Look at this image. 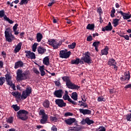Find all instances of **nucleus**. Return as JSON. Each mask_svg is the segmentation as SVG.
Instances as JSON below:
<instances>
[{"instance_id": "obj_1", "label": "nucleus", "mask_w": 131, "mask_h": 131, "mask_svg": "<svg viewBox=\"0 0 131 131\" xmlns=\"http://www.w3.org/2000/svg\"><path fill=\"white\" fill-rule=\"evenodd\" d=\"M62 79L63 81L66 82V85L68 89H70L71 90H77V91L80 89V86H78L71 82L68 76H63L62 77Z\"/></svg>"}, {"instance_id": "obj_2", "label": "nucleus", "mask_w": 131, "mask_h": 131, "mask_svg": "<svg viewBox=\"0 0 131 131\" xmlns=\"http://www.w3.org/2000/svg\"><path fill=\"white\" fill-rule=\"evenodd\" d=\"M29 113L25 110H20L17 113L18 119H20L24 121H26L28 119V114Z\"/></svg>"}, {"instance_id": "obj_3", "label": "nucleus", "mask_w": 131, "mask_h": 131, "mask_svg": "<svg viewBox=\"0 0 131 131\" xmlns=\"http://www.w3.org/2000/svg\"><path fill=\"white\" fill-rule=\"evenodd\" d=\"M22 70L18 69L16 73L17 80H25L27 79V75H28V72H25L22 73Z\"/></svg>"}, {"instance_id": "obj_4", "label": "nucleus", "mask_w": 131, "mask_h": 131, "mask_svg": "<svg viewBox=\"0 0 131 131\" xmlns=\"http://www.w3.org/2000/svg\"><path fill=\"white\" fill-rule=\"evenodd\" d=\"M10 31L11 29L9 28H7L5 31V39L8 42H12L15 39V36L12 34L11 33H10Z\"/></svg>"}, {"instance_id": "obj_5", "label": "nucleus", "mask_w": 131, "mask_h": 131, "mask_svg": "<svg viewBox=\"0 0 131 131\" xmlns=\"http://www.w3.org/2000/svg\"><path fill=\"white\" fill-rule=\"evenodd\" d=\"M48 43L53 47V50H57L61 47L62 41L58 42L55 39H50L48 40Z\"/></svg>"}, {"instance_id": "obj_6", "label": "nucleus", "mask_w": 131, "mask_h": 131, "mask_svg": "<svg viewBox=\"0 0 131 131\" xmlns=\"http://www.w3.org/2000/svg\"><path fill=\"white\" fill-rule=\"evenodd\" d=\"M31 93H32V88H31L30 86H27L26 90L22 92L21 100H25V99H27V97H29Z\"/></svg>"}, {"instance_id": "obj_7", "label": "nucleus", "mask_w": 131, "mask_h": 131, "mask_svg": "<svg viewBox=\"0 0 131 131\" xmlns=\"http://www.w3.org/2000/svg\"><path fill=\"white\" fill-rule=\"evenodd\" d=\"M90 55V54L89 52L84 53V56L82 57V60L84 61V63H87V64H92L93 63L92 57H91Z\"/></svg>"}, {"instance_id": "obj_8", "label": "nucleus", "mask_w": 131, "mask_h": 131, "mask_svg": "<svg viewBox=\"0 0 131 131\" xmlns=\"http://www.w3.org/2000/svg\"><path fill=\"white\" fill-rule=\"evenodd\" d=\"M71 55V51L66 52L65 50H61L59 52L60 58H62V59H67L70 57Z\"/></svg>"}, {"instance_id": "obj_9", "label": "nucleus", "mask_w": 131, "mask_h": 131, "mask_svg": "<svg viewBox=\"0 0 131 131\" xmlns=\"http://www.w3.org/2000/svg\"><path fill=\"white\" fill-rule=\"evenodd\" d=\"M55 104L60 108H62L63 107H66V103L64 102V100H63V99H57L55 100Z\"/></svg>"}, {"instance_id": "obj_10", "label": "nucleus", "mask_w": 131, "mask_h": 131, "mask_svg": "<svg viewBox=\"0 0 131 131\" xmlns=\"http://www.w3.org/2000/svg\"><path fill=\"white\" fill-rule=\"evenodd\" d=\"M26 56L28 58V59H31V60H34L36 59L35 54L33 52H31V51H26Z\"/></svg>"}, {"instance_id": "obj_11", "label": "nucleus", "mask_w": 131, "mask_h": 131, "mask_svg": "<svg viewBox=\"0 0 131 131\" xmlns=\"http://www.w3.org/2000/svg\"><path fill=\"white\" fill-rule=\"evenodd\" d=\"M118 14H120L121 16H123L124 20H127L131 18V14H129V12L127 13L122 12V11H118Z\"/></svg>"}, {"instance_id": "obj_12", "label": "nucleus", "mask_w": 131, "mask_h": 131, "mask_svg": "<svg viewBox=\"0 0 131 131\" xmlns=\"http://www.w3.org/2000/svg\"><path fill=\"white\" fill-rule=\"evenodd\" d=\"M79 111L83 115H91L92 114V111L91 110L79 108Z\"/></svg>"}, {"instance_id": "obj_13", "label": "nucleus", "mask_w": 131, "mask_h": 131, "mask_svg": "<svg viewBox=\"0 0 131 131\" xmlns=\"http://www.w3.org/2000/svg\"><path fill=\"white\" fill-rule=\"evenodd\" d=\"M64 93L63 90L59 89L58 90H56L54 92V96L56 97V98H62V95Z\"/></svg>"}, {"instance_id": "obj_14", "label": "nucleus", "mask_w": 131, "mask_h": 131, "mask_svg": "<svg viewBox=\"0 0 131 131\" xmlns=\"http://www.w3.org/2000/svg\"><path fill=\"white\" fill-rule=\"evenodd\" d=\"M124 74V76L120 77V80H121V81H125V80H129V79H130L129 71L128 72V73H125Z\"/></svg>"}, {"instance_id": "obj_15", "label": "nucleus", "mask_w": 131, "mask_h": 131, "mask_svg": "<svg viewBox=\"0 0 131 131\" xmlns=\"http://www.w3.org/2000/svg\"><path fill=\"white\" fill-rule=\"evenodd\" d=\"M76 120V119H75V118H70L69 119L65 120L64 122H66V124H68V125H71L72 123H74V122H75Z\"/></svg>"}, {"instance_id": "obj_16", "label": "nucleus", "mask_w": 131, "mask_h": 131, "mask_svg": "<svg viewBox=\"0 0 131 131\" xmlns=\"http://www.w3.org/2000/svg\"><path fill=\"white\" fill-rule=\"evenodd\" d=\"M23 66H24V63H23V61L19 60L15 62L14 68L15 69H17V68H19V67H23Z\"/></svg>"}, {"instance_id": "obj_17", "label": "nucleus", "mask_w": 131, "mask_h": 131, "mask_svg": "<svg viewBox=\"0 0 131 131\" xmlns=\"http://www.w3.org/2000/svg\"><path fill=\"white\" fill-rule=\"evenodd\" d=\"M12 95L17 99H22V95L21 96V94L18 91L12 92Z\"/></svg>"}, {"instance_id": "obj_18", "label": "nucleus", "mask_w": 131, "mask_h": 131, "mask_svg": "<svg viewBox=\"0 0 131 131\" xmlns=\"http://www.w3.org/2000/svg\"><path fill=\"white\" fill-rule=\"evenodd\" d=\"M108 51H109V47H108V46H105V48L101 51L102 55H104L105 56H107L109 53Z\"/></svg>"}, {"instance_id": "obj_19", "label": "nucleus", "mask_w": 131, "mask_h": 131, "mask_svg": "<svg viewBox=\"0 0 131 131\" xmlns=\"http://www.w3.org/2000/svg\"><path fill=\"white\" fill-rule=\"evenodd\" d=\"M108 65L110 66H113L114 65H117V63L116 62V60H115V59L112 58L111 59H108Z\"/></svg>"}, {"instance_id": "obj_20", "label": "nucleus", "mask_w": 131, "mask_h": 131, "mask_svg": "<svg viewBox=\"0 0 131 131\" xmlns=\"http://www.w3.org/2000/svg\"><path fill=\"white\" fill-rule=\"evenodd\" d=\"M22 47V42H20L18 43L14 49V53H17L20 52V50H21V48Z\"/></svg>"}, {"instance_id": "obj_21", "label": "nucleus", "mask_w": 131, "mask_h": 131, "mask_svg": "<svg viewBox=\"0 0 131 131\" xmlns=\"http://www.w3.org/2000/svg\"><path fill=\"white\" fill-rule=\"evenodd\" d=\"M37 51L39 54H41V55H42V54H45V53L47 52V49H45L42 47L40 46L38 47Z\"/></svg>"}, {"instance_id": "obj_22", "label": "nucleus", "mask_w": 131, "mask_h": 131, "mask_svg": "<svg viewBox=\"0 0 131 131\" xmlns=\"http://www.w3.org/2000/svg\"><path fill=\"white\" fill-rule=\"evenodd\" d=\"M50 101L48 99H45L42 103L43 107H44V108H49L50 107Z\"/></svg>"}, {"instance_id": "obj_23", "label": "nucleus", "mask_w": 131, "mask_h": 131, "mask_svg": "<svg viewBox=\"0 0 131 131\" xmlns=\"http://www.w3.org/2000/svg\"><path fill=\"white\" fill-rule=\"evenodd\" d=\"M42 119L40 120V123L42 124H45L47 121H48V115H45V116H42Z\"/></svg>"}, {"instance_id": "obj_24", "label": "nucleus", "mask_w": 131, "mask_h": 131, "mask_svg": "<svg viewBox=\"0 0 131 131\" xmlns=\"http://www.w3.org/2000/svg\"><path fill=\"white\" fill-rule=\"evenodd\" d=\"M39 69L40 72L41 76H45L46 75V72L44 71L45 66H40Z\"/></svg>"}, {"instance_id": "obj_25", "label": "nucleus", "mask_w": 131, "mask_h": 131, "mask_svg": "<svg viewBox=\"0 0 131 131\" xmlns=\"http://www.w3.org/2000/svg\"><path fill=\"white\" fill-rule=\"evenodd\" d=\"M43 36L41 33H38L36 35V39L38 42H40L41 41V39H42Z\"/></svg>"}, {"instance_id": "obj_26", "label": "nucleus", "mask_w": 131, "mask_h": 131, "mask_svg": "<svg viewBox=\"0 0 131 131\" xmlns=\"http://www.w3.org/2000/svg\"><path fill=\"white\" fill-rule=\"evenodd\" d=\"M71 98L73 100H74V101H77V99H78V95L77 94V93L73 92L72 93Z\"/></svg>"}, {"instance_id": "obj_27", "label": "nucleus", "mask_w": 131, "mask_h": 131, "mask_svg": "<svg viewBox=\"0 0 131 131\" xmlns=\"http://www.w3.org/2000/svg\"><path fill=\"white\" fill-rule=\"evenodd\" d=\"M43 63L45 64V65H50V58H49V57L46 56L45 58H44L43 60Z\"/></svg>"}, {"instance_id": "obj_28", "label": "nucleus", "mask_w": 131, "mask_h": 131, "mask_svg": "<svg viewBox=\"0 0 131 131\" xmlns=\"http://www.w3.org/2000/svg\"><path fill=\"white\" fill-rule=\"evenodd\" d=\"M86 123L88 124V125H91V124H93L95 123V122L93 120L90 119V118L86 117L85 118Z\"/></svg>"}, {"instance_id": "obj_29", "label": "nucleus", "mask_w": 131, "mask_h": 131, "mask_svg": "<svg viewBox=\"0 0 131 131\" xmlns=\"http://www.w3.org/2000/svg\"><path fill=\"white\" fill-rule=\"evenodd\" d=\"M113 28L109 27L108 26H106L105 27L102 28V31L105 32V31H111Z\"/></svg>"}, {"instance_id": "obj_30", "label": "nucleus", "mask_w": 131, "mask_h": 131, "mask_svg": "<svg viewBox=\"0 0 131 131\" xmlns=\"http://www.w3.org/2000/svg\"><path fill=\"white\" fill-rule=\"evenodd\" d=\"M71 63L72 65H78L79 64V58L77 57L75 60H72Z\"/></svg>"}, {"instance_id": "obj_31", "label": "nucleus", "mask_w": 131, "mask_h": 131, "mask_svg": "<svg viewBox=\"0 0 131 131\" xmlns=\"http://www.w3.org/2000/svg\"><path fill=\"white\" fill-rule=\"evenodd\" d=\"M119 23V19L115 18L113 19L114 27H117Z\"/></svg>"}, {"instance_id": "obj_32", "label": "nucleus", "mask_w": 131, "mask_h": 131, "mask_svg": "<svg viewBox=\"0 0 131 131\" xmlns=\"http://www.w3.org/2000/svg\"><path fill=\"white\" fill-rule=\"evenodd\" d=\"M4 19L6 21H8L9 24H13L14 23V21H13L12 19H10L9 17H7V15H5Z\"/></svg>"}, {"instance_id": "obj_33", "label": "nucleus", "mask_w": 131, "mask_h": 131, "mask_svg": "<svg viewBox=\"0 0 131 131\" xmlns=\"http://www.w3.org/2000/svg\"><path fill=\"white\" fill-rule=\"evenodd\" d=\"M95 28V25L94 24H89L86 27V29H89V30H93Z\"/></svg>"}, {"instance_id": "obj_34", "label": "nucleus", "mask_w": 131, "mask_h": 131, "mask_svg": "<svg viewBox=\"0 0 131 131\" xmlns=\"http://www.w3.org/2000/svg\"><path fill=\"white\" fill-rule=\"evenodd\" d=\"M11 108H13L14 110L16 112L20 110V106H18L17 104H13L11 106Z\"/></svg>"}, {"instance_id": "obj_35", "label": "nucleus", "mask_w": 131, "mask_h": 131, "mask_svg": "<svg viewBox=\"0 0 131 131\" xmlns=\"http://www.w3.org/2000/svg\"><path fill=\"white\" fill-rule=\"evenodd\" d=\"M6 82V78L5 77H0V85H3Z\"/></svg>"}, {"instance_id": "obj_36", "label": "nucleus", "mask_w": 131, "mask_h": 131, "mask_svg": "<svg viewBox=\"0 0 131 131\" xmlns=\"http://www.w3.org/2000/svg\"><path fill=\"white\" fill-rule=\"evenodd\" d=\"M96 131H106V128L103 126H99L96 129Z\"/></svg>"}, {"instance_id": "obj_37", "label": "nucleus", "mask_w": 131, "mask_h": 131, "mask_svg": "<svg viewBox=\"0 0 131 131\" xmlns=\"http://www.w3.org/2000/svg\"><path fill=\"white\" fill-rule=\"evenodd\" d=\"M75 47H76V43L74 42L71 45H68L69 49H75Z\"/></svg>"}, {"instance_id": "obj_38", "label": "nucleus", "mask_w": 131, "mask_h": 131, "mask_svg": "<svg viewBox=\"0 0 131 131\" xmlns=\"http://www.w3.org/2000/svg\"><path fill=\"white\" fill-rule=\"evenodd\" d=\"M37 46H38V43L36 42L34 43L32 46L33 52H35L36 51V49H37Z\"/></svg>"}, {"instance_id": "obj_39", "label": "nucleus", "mask_w": 131, "mask_h": 131, "mask_svg": "<svg viewBox=\"0 0 131 131\" xmlns=\"http://www.w3.org/2000/svg\"><path fill=\"white\" fill-rule=\"evenodd\" d=\"M100 44H101V42L100 41H96L93 42V46L94 47V48L99 47Z\"/></svg>"}, {"instance_id": "obj_40", "label": "nucleus", "mask_w": 131, "mask_h": 131, "mask_svg": "<svg viewBox=\"0 0 131 131\" xmlns=\"http://www.w3.org/2000/svg\"><path fill=\"white\" fill-rule=\"evenodd\" d=\"M5 79L6 81H8L9 80H12V76L10 75L9 74H7L5 75Z\"/></svg>"}, {"instance_id": "obj_41", "label": "nucleus", "mask_w": 131, "mask_h": 131, "mask_svg": "<svg viewBox=\"0 0 131 131\" xmlns=\"http://www.w3.org/2000/svg\"><path fill=\"white\" fill-rule=\"evenodd\" d=\"M97 12L98 13L99 16H102V14H103V10L101 7H98L97 8Z\"/></svg>"}, {"instance_id": "obj_42", "label": "nucleus", "mask_w": 131, "mask_h": 131, "mask_svg": "<svg viewBox=\"0 0 131 131\" xmlns=\"http://www.w3.org/2000/svg\"><path fill=\"white\" fill-rule=\"evenodd\" d=\"M97 101L98 102H105L106 99L103 96H99L98 97Z\"/></svg>"}, {"instance_id": "obj_43", "label": "nucleus", "mask_w": 131, "mask_h": 131, "mask_svg": "<svg viewBox=\"0 0 131 131\" xmlns=\"http://www.w3.org/2000/svg\"><path fill=\"white\" fill-rule=\"evenodd\" d=\"M62 98L63 99V100H64V101H68V102L69 101V100H70V96H69V95H64L63 96Z\"/></svg>"}, {"instance_id": "obj_44", "label": "nucleus", "mask_w": 131, "mask_h": 131, "mask_svg": "<svg viewBox=\"0 0 131 131\" xmlns=\"http://www.w3.org/2000/svg\"><path fill=\"white\" fill-rule=\"evenodd\" d=\"M125 117L127 121H131V113L126 115Z\"/></svg>"}, {"instance_id": "obj_45", "label": "nucleus", "mask_w": 131, "mask_h": 131, "mask_svg": "<svg viewBox=\"0 0 131 131\" xmlns=\"http://www.w3.org/2000/svg\"><path fill=\"white\" fill-rule=\"evenodd\" d=\"M29 0H21L19 3V5L22 6V5H27L28 4V1Z\"/></svg>"}, {"instance_id": "obj_46", "label": "nucleus", "mask_w": 131, "mask_h": 131, "mask_svg": "<svg viewBox=\"0 0 131 131\" xmlns=\"http://www.w3.org/2000/svg\"><path fill=\"white\" fill-rule=\"evenodd\" d=\"M78 105L80 107H83V108H88L89 107L86 102H82L81 104H78Z\"/></svg>"}, {"instance_id": "obj_47", "label": "nucleus", "mask_w": 131, "mask_h": 131, "mask_svg": "<svg viewBox=\"0 0 131 131\" xmlns=\"http://www.w3.org/2000/svg\"><path fill=\"white\" fill-rule=\"evenodd\" d=\"M50 120L51 121H54V122H57V120H58V118L56 117L50 116Z\"/></svg>"}, {"instance_id": "obj_48", "label": "nucleus", "mask_w": 131, "mask_h": 131, "mask_svg": "<svg viewBox=\"0 0 131 131\" xmlns=\"http://www.w3.org/2000/svg\"><path fill=\"white\" fill-rule=\"evenodd\" d=\"M13 120H14V117H10L7 120V122L8 123H13Z\"/></svg>"}, {"instance_id": "obj_49", "label": "nucleus", "mask_w": 131, "mask_h": 131, "mask_svg": "<svg viewBox=\"0 0 131 131\" xmlns=\"http://www.w3.org/2000/svg\"><path fill=\"white\" fill-rule=\"evenodd\" d=\"M120 36H121V37H123L126 40H129V36L128 35H120Z\"/></svg>"}, {"instance_id": "obj_50", "label": "nucleus", "mask_w": 131, "mask_h": 131, "mask_svg": "<svg viewBox=\"0 0 131 131\" xmlns=\"http://www.w3.org/2000/svg\"><path fill=\"white\" fill-rule=\"evenodd\" d=\"M39 115H41L42 116H45V115H47L44 110H40L39 112Z\"/></svg>"}, {"instance_id": "obj_51", "label": "nucleus", "mask_w": 131, "mask_h": 131, "mask_svg": "<svg viewBox=\"0 0 131 131\" xmlns=\"http://www.w3.org/2000/svg\"><path fill=\"white\" fill-rule=\"evenodd\" d=\"M5 16H6V15H5V10H2L0 11V18H3V17H4V18H5Z\"/></svg>"}, {"instance_id": "obj_52", "label": "nucleus", "mask_w": 131, "mask_h": 131, "mask_svg": "<svg viewBox=\"0 0 131 131\" xmlns=\"http://www.w3.org/2000/svg\"><path fill=\"white\" fill-rule=\"evenodd\" d=\"M69 102H70V103H71L72 104H73V105H75V106H77V102L72 100V99H71V98H70V99H69Z\"/></svg>"}, {"instance_id": "obj_53", "label": "nucleus", "mask_w": 131, "mask_h": 131, "mask_svg": "<svg viewBox=\"0 0 131 131\" xmlns=\"http://www.w3.org/2000/svg\"><path fill=\"white\" fill-rule=\"evenodd\" d=\"M65 117H67V116H73V113L70 112H67L64 114Z\"/></svg>"}, {"instance_id": "obj_54", "label": "nucleus", "mask_w": 131, "mask_h": 131, "mask_svg": "<svg viewBox=\"0 0 131 131\" xmlns=\"http://www.w3.org/2000/svg\"><path fill=\"white\" fill-rule=\"evenodd\" d=\"M54 83H55V85L56 86H61V82H60L59 80L55 81H54Z\"/></svg>"}, {"instance_id": "obj_55", "label": "nucleus", "mask_w": 131, "mask_h": 131, "mask_svg": "<svg viewBox=\"0 0 131 131\" xmlns=\"http://www.w3.org/2000/svg\"><path fill=\"white\" fill-rule=\"evenodd\" d=\"M56 3V1L55 0H53L52 2L49 3L48 6V7H52Z\"/></svg>"}, {"instance_id": "obj_56", "label": "nucleus", "mask_w": 131, "mask_h": 131, "mask_svg": "<svg viewBox=\"0 0 131 131\" xmlns=\"http://www.w3.org/2000/svg\"><path fill=\"white\" fill-rule=\"evenodd\" d=\"M87 41H92L93 40V37L92 35H89L86 39Z\"/></svg>"}, {"instance_id": "obj_57", "label": "nucleus", "mask_w": 131, "mask_h": 131, "mask_svg": "<svg viewBox=\"0 0 131 131\" xmlns=\"http://www.w3.org/2000/svg\"><path fill=\"white\" fill-rule=\"evenodd\" d=\"M51 130L52 131H58V129L56 127L55 125H53V126L51 127Z\"/></svg>"}, {"instance_id": "obj_58", "label": "nucleus", "mask_w": 131, "mask_h": 131, "mask_svg": "<svg viewBox=\"0 0 131 131\" xmlns=\"http://www.w3.org/2000/svg\"><path fill=\"white\" fill-rule=\"evenodd\" d=\"M127 89H131V84H128V85H126L124 87L125 91H126Z\"/></svg>"}, {"instance_id": "obj_59", "label": "nucleus", "mask_w": 131, "mask_h": 131, "mask_svg": "<svg viewBox=\"0 0 131 131\" xmlns=\"http://www.w3.org/2000/svg\"><path fill=\"white\" fill-rule=\"evenodd\" d=\"M33 71L36 74H39V71H38V70H37V69L34 68L33 69Z\"/></svg>"}, {"instance_id": "obj_60", "label": "nucleus", "mask_w": 131, "mask_h": 131, "mask_svg": "<svg viewBox=\"0 0 131 131\" xmlns=\"http://www.w3.org/2000/svg\"><path fill=\"white\" fill-rule=\"evenodd\" d=\"M6 82H7V84L8 85H10V86L11 85H12V83H13V81H11V80H9L8 81H6Z\"/></svg>"}, {"instance_id": "obj_61", "label": "nucleus", "mask_w": 131, "mask_h": 131, "mask_svg": "<svg viewBox=\"0 0 131 131\" xmlns=\"http://www.w3.org/2000/svg\"><path fill=\"white\" fill-rule=\"evenodd\" d=\"M81 64V65H82V64H84V61H83V59H82V57L81 58V59L79 58V64Z\"/></svg>"}, {"instance_id": "obj_62", "label": "nucleus", "mask_w": 131, "mask_h": 131, "mask_svg": "<svg viewBox=\"0 0 131 131\" xmlns=\"http://www.w3.org/2000/svg\"><path fill=\"white\" fill-rule=\"evenodd\" d=\"M18 27V24H15V25L13 27V31L17 30Z\"/></svg>"}, {"instance_id": "obj_63", "label": "nucleus", "mask_w": 131, "mask_h": 131, "mask_svg": "<svg viewBox=\"0 0 131 131\" xmlns=\"http://www.w3.org/2000/svg\"><path fill=\"white\" fill-rule=\"evenodd\" d=\"M74 128L75 129V131H79L80 129H81V128L80 127H74Z\"/></svg>"}, {"instance_id": "obj_64", "label": "nucleus", "mask_w": 131, "mask_h": 131, "mask_svg": "<svg viewBox=\"0 0 131 131\" xmlns=\"http://www.w3.org/2000/svg\"><path fill=\"white\" fill-rule=\"evenodd\" d=\"M10 86L13 89V91H16V85H15V84L12 83Z\"/></svg>"}]
</instances>
